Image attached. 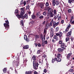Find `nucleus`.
Instances as JSON below:
<instances>
[{
	"label": "nucleus",
	"instance_id": "nucleus-13",
	"mask_svg": "<svg viewBox=\"0 0 74 74\" xmlns=\"http://www.w3.org/2000/svg\"><path fill=\"white\" fill-rule=\"evenodd\" d=\"M50 15V18H52L53 17V9L51 10V12L50 13H49Z\"/></svg>",
	"mask_w": 74,
	"mask_h": 74
},
{
	"label": "nucleus",
	"instance_id": "nucleus-58",
	"mask_svg": "<svg viewBox=\"0 0 74 74\" xmlns=\"http://www.w3.org/2000/svg\"><path fill=\"white\" fill-rule=\"evenodd\" d=\"M69 39V38H66V41H67Z\"/></svg>",
	"mask_w": 74,
	"mask_h": 74
},
{
	"label": "nucleus",
	"instance_id": "nucleus-20",
	"mask_svg": "<svg viewBox=\"0 0 74 74\" xmlns=\"http://www.w3.org/2000/svg\"><path fill=\"white\" fill-rule=\"evenodd\" d=\"M29 46L28 45H26L24 46L23 47V49H27L29 48Z\"/></svg>",
	"mask_w": 74,
	"mask_h": 74
},
{
	"label": "nucleus",
	"instance_id": "nucleus-62",
	"mask_svg": "<svg viewBox=\"0 0 74 74\" xmlns=\"http://www.w3.org/2000/svg\"><path fill=\"white\" fill-rule=\"evenodd\" d=\"M49 39V36H48V35L47 36V37H46V40H48V39Z\"/></svg>",
	"mask_w": 74,
	"mask_h": 74
},
{
	"label": "nucleus",
	"instance_id": "nucleus-6",
	"mask_svg": "<svg viewBox=\"0 0 74 74\" xmlns=\"http://www.w3.org/2000/svg\"><path fill=\"white\" fill-rule=\"evenodd\" d=\"M58 50L59 52H63V51H66V49L61 47L60 48H58Z\"/></svg>",
	"mask_w": 74,
	"mask_h": 74
},
{
	"label": "nucleus",
	"instance_id": "nucleus-46",
	"mask_svg": "<svg viewBox=\"0 0 74 74\" xmlns=\"http://www.w3.org/2000/svg\"><path fill=\"white\" fill-rule=\"evenodd\" d=\"M51 10H52V8H49V9L48 10V11H49L50 13L51 12H51Z\"/></svg>",
	"mask_w": 74,
	"mask_h": 74
},
{
	"label": "nucleus",
	"instance_id": "nucleus-16",
	"mask_svg": "<svg viewBox=\"0 0 74 74\" xmlns=\"http://www.w3.org/2000/svg\"><path fill=\"white\" fill-rule=\"evenodd\" d=\"M56 0H53L52 4L53 5V6H55V5L56 4Z\"/></svg>",
	"mask_w": 74,
	"mask_h": 74
},
{
	"label": "nucleus",
	"instance_id": "nucleus-63",
	"mask_svg": "<svg viewBox=\"0 0 74 74\" xmlns=\"http://www.w3.org/2000/svg\"><path fill=\"white\" fill-rule=\"evenodd\" d=\"M43 37H44V40H45V35H43Z\"/></svg>",
	"mask_w": 74,
	"mask_h": 74
},
{
	"label": "nucleus",
	"instance_id": "nucleus-38",
	"mask_svg": "<svg viewBox=\"0 0 74 74\" xmlns=\"http://www.w3.org/2000/svg\"><path fill=\"white\" fill-rule=\"evenodd\" d=\"M19 10H15V12H14L15 14H18Z\"/></svg>",
	"mask_w": 74,
	"mask_h": 74
},
{
	"label": "nucleus",
	"instance_id": "nucleus-36",
	"mask_svg": "<svg viewBox=\"0 0 74 74\" xmlns=\"http://www.w3.org/2000/svg\"><path fill=\"white\" fill-rule=\"evenodd\" d=\"M69 25L68 26L66 27V28L67 29H69L70 28V27H71V25H70V23H69Z\"/></svg>",
	"mask_w": 74,
	"mask_h": 74
},
{
	"label": "nucleus",
	"instance_id": "nucleus-22",
	"mask_svg": "<svg viewBox=\"0 0 74 74\" xmlns=\"http://www.w3.org/2000/svg\"><path fill=\"white\" fill-rule=\"evenodd\" d=\"M36 16H37L38 17L40 16L41 15V14H40V12H38L36 13Z\"/></svg>",
	"mask_w": 74,
	"mask_h": 74
},
{
	"label": "nucleus",
	"instance_id": "nucleus-48",
	"mask_svg": "<svg viewBox=\"0 0 74 74\" xmlns=\"http://www.w3.org/2000/svg\"><path fill=\"white\" fill-rule=\"evenodd\" d=\"M62 17H61V16H59L58 17V21H59V20H60V19H61V18Z\"/></svg>",
	"mask_w": 74,
	"mask_h": 74
},
{
	"label": "nucleus",
	"instance_id": "nucleus-9",
	"mask_svg": "<svg viewBox=\"0 0 74 74\" xmlns=\"http://www.w3.org/2000/svg\"><path fill=\"white\" fill-rule=\"evenodd\" d=\"M60 47L61 48H62L66 49V48L64 47H67V46L65 45V44L64 43H62L60 46Z\"/></svg>",
	"mask_w": 74,
	"mask_h": 74
},
{
	"label": "nucleus",
	"instance_id": "nucleus-7",
	"mask_svg": "<svg viewBox=\"0 0 74 74\" xmlns=\"http://www.w3.org/2000/svg\"><path fill=\"white\" fill-rule=\"evenodd\" d=\"M34 21L33 20H31V22L29 23V25L31 27H33V25H34Z\"/></svg>",
	"mask_w": 74,
	"mask_h": 74
},
{
	"label": "nucleus",
	"instance_id": "nucleus-10",
	"mask_svg": "<svg viewBox=\"0 0 74 74\" xmlns=\"http://www.w3.org/2000/svg\"><path fill=\"white\" fill-rule=\"evenodd\" d=\"M26 4V1H23V0H22L20 2V5H23L24 6H25Z\"/></svg>",
	"mask_w": 74,
	"mask_h": 74
},
{
	"label": "nucleus",
	"instance_id": "nucleus-2",
	"mask_svg": "<svg viewBox=\"0 0 74 74\" xmlns=\"http://www.w3.org/2000/svg\"><path fill=\"white\" fill-rule=\"evenodd\" d=\"M33 65L34 69V70H37L38 66V63H37V61H33Z\"/></svg>",
	"mask_w": 74,
	"mask_h": 74
},
{
	"label": "nucleus",
	"instance_id": "nucleus-45",
	"mask_svg": "<svg viewBox=\"0 0 74 74\" xmlns=\"http://www.w3.org/2000/svg\"><path fill=\"white\" fill-rule=\"evenodd\" d=\"M27 38V35H24V40H26Z\"/></svg>",
	"mask_w": 74,
	"mask_h": 74
},
{
	"label": "nucleus",
	"instance_id": "nucleus-50",
	"mask_svg": "<svg viewBox=\"0 0 74 74\" xmlns=\"http://www.w3.org/2000/svg\"><path fill=\"white\" fill-rule=\"evenodd\" d=\"M38 47H41V44L40 43H38Z\"/></svg>",
	"mask_w": 74,
	"mask_h": 74
},
{
	"label": "nucleus",
	"instance_id": "nucleus-17",
	"mask_svg": "<svg viewBox=\"0 0 74 74\" xmlns=\"http://www.w3.org/2000/svg\"><path fill=\"white\" fill-rule=\"evenodd\" d=\"M57 59L58 58H55L54 59L53 58L52 60V63H54V62H55L56 61H57Z\"/></svg>",
	"mask_w": 74,
	"mask_h": 74
},
{
	"label": "nucleus",
	"instance_id": "nucleus-59",
	"mask_svg": "<svg viewBox=\"0 0 74 74\" xmlns=\"http://www.w3.org/2000/svg\"><path fill=\"white\" fill-rule=\"evenodd\" d=\"M38 72H37V71H35L34 72V74H38Z\"/></svg>",
	"mask_w": 74,
	"mask_h": 74
},
{
	"label": "nucleus",
	"instance_id": "nucleus-57",
	"mask_svg": "<svg viewBox=\"0 0 74 74\" xmlns=\"http://www.w3.org/2000/svg\"><path fill=\"white\" fill-rule=\"evenodd\" d=\"M70 23H71V24L74 25V20L73 21L70 22Z\"/></svg>",
	"mask_w": 74,
	"mask_h": 74
},
{
	"label": "nucleus",
	"instance_id": "nucleus-52",
	"mask_svg": "<svg viewBox=\"0 0 74 74\" xmlns=\"http://www.w3.org/2000/svg\"><path fill=\"white\" fill-rule=\"evenodd\" d=\"M68 3H72V0H69Z\"/></svg>",
	"mask_w": 74,
	"mask_h": 74
},
{
	"label": "nucleus",
	"instance_id": "nucleus-23",
	"mask_svg": "<svg viewBox=\"0 0 74 74\" xmlns=\"http://www.w3.org/2000/svg\"><path fill=\"white\" fill-rule=\"evenodd\" d=\"M47 28H45L44 29V33L45 34H47Z\"/></svg>",
	"mask_w": 74,
	"mask_h": 74
},
{
	"label": "nucleus",
	"instance_id": "nucleus-61",
	"mask_svg": "<svg viewBox=\"0 0 74 74\" xmlns=\"http://www.w3.org/2000/svg\"><path fill=\"white\" fill-rule=\"evenodd\" d=\"M69 30V29L66 28L65 29V31H66V32H68Z\"/></svg>",
	"mask_w": 74,
	"mask_h": 74
},
{
	"label": "nucleus",
	"instance_id": "nucleus-11",
	"mask_svg": "<svg viewBox=\"0 0 74 74\" xmlns=\"http://www.w3.org/2000/svg\"><path fill=\"white\" fill-rule=\"evenodd\" d=\"M32 59L34 60L33 62H37L36 57L35 55L33 56H32Z\"/></svg>",
	"mask_w": 74,
	"mask_h": 74
},
{
	"label": "nucleus",
	"instance_id": "nucleus-31",
	"mask_svg": "<svg viewBox=\"0 0 74 74\" xmlns=\"http://www.w3.org/2000/svg\"><path fill=\"white\" fill-rule=\"evenodd\" d=\"M39 18L40 19H44V16L42 15L40 16L39 17Z\"/></svg>",
	"mask_w": 74,
	"mask_h": 74
},
{
	"label": "nucleus",
	"instance_id": "nucleus-34",
	"mask_svg": "<svg viewBox=\"0 0 74 74\" xmlns=\"http://www.w3.org/2000/svg\"><path fill=\"white\" fill-rule=\"evenodd\" d=\"M50 16L49 15V13H48V14L47 16V19H48L49 18V17Z\"/></svg>",
	"mask_w": 74,
	"mask_h": 74
},
{
	"label": "nucleus",
	"instance_id": "nucleus-39",
	"mask_svg": "<svg viewBox=\"0 0 74 74\" xmlns=\"http://www.w3.org/2000/svg\"><path fill=\"white\" fill-rule=\"evenodd\" d=\"M73 71L74 70L73 69H70L68 71V72H70V73H72V72H73Z\"/></svg>",
	"mask_w": 74,
	"mask_h": 74
},
{
	"label": "nucleus",
	"instance_id": "nucleus-37",
	"mask_svg": "<svg viewBox=\"0 0 74 74\" xmlns=\"http://www.w3.org/2000/svg\"><path fill=\"white\" fill-rule=\"evenodd\" d=\"M45 5L46 7H48L49 6V2H47L46 3Z\"/></svg>",
	"mask_w": 74,
	"mask_h": 74
},
{
	"label": "nucleus",
	"instance_id": "nucleus-35",
	"mask_svg": "<svg viewBox=\"0 0 74 74\" xmlns=\"http://www.w3.org/2000/svg\"><path fill=\"white\" fill-rule=\"evenodd\" d=\"M74 19V16H72V17H71V20H70V22H71L72 21V20L73 19Z\"/></svg>",
	"mask_w": 74,
	"mask_h": 74
},
{
	"label": "nucleus",
	"instance_id": "nucleus-53",
	"mask_svg": "<svg viewBox=\"0 0 74 74\" xmlns=\"http://www.w3.org/2000/svg\"><path fill=\"white\" fill-rule=\"evenodd\" d=\"M47 69H44L43 71V72H44V73H47Z\"/></svg>",
	"mask_w": 74,
	"mask_h": 74
},
{
	"label": "nucleus",
	"instance_id": "nucleus-21",
	"mask_svg": "<svg viewBox=\"0 0 74 74\" xmlns=\"http://www.w3.org/2000/svg\"><path fill=\"white\" fill-rule=\"evenodd\" d=\"M32 73V71H26L25 72V74H31Z\"/></svg>",
	"mask_w": 74,
	"mask_h": 74
},
{
	"label": "nucleus",
	"instance_id": "nucleus-24",
	"mask_svg": "<svg viewBox=\"0 0 74 74\" xmlns=\"http://www.w3.org/2000/svg\"><path fill=\"white\" fill-rule=\"evenodd\" d=\"M43 15H44V16H46L47 15V12L46 11H45L43 12Z\"/></svg>",
	"mask_w": 74,
	"mask_h": 74
},
{
	"label": "nucleus",
	"instance_id": "nucleus-30",
	"mask_svg": "<svg viewBox=\"0 0 74 74\" xmlns=\"http://www.w3.org/2000/svg\"><path fill=\"white\" fill-rule=\"evenodd\" d=\"M24 18H25V19H27L28 17V16H27V14H25L24 16Z\"/></svg>",
	"mask_w": 74,
	"mask_h": 74
},
{
	"label": "nucleus",
	"instance_id": "nucleus-40",
	"mask_svg": "<svg viewBox=\"0 0 74 74\" xmlns=\"http://www.w3.org/2000/svg\"><path fill=\"white\" fill-rule=\"evenodd\" d=\"M35 37L36 39H37L38 38H39L40 37V36L38 35H36V36H35Z\"/></svg>",
	"mask_w": 74,
	"mask_h": 74
},
{
	"label": "nucleus",
	"instance_id": "nucleus-49",
	"mask_svg": "<svg viewBox=\"0 0 74 74\" xmlns=\"http://www.w3.org/2000/svg\"><path fill=\"white\" fill-rule=\"evenodd\" d=\"M40 38H42L43 37V35H42V34H41L40 35Z\"/></svg>",
	"mask_w": 74,
	"mask_h": 74
},
{
	"label": "nucleus",
	"instance_id": "nucleus-27",
	"mask_svg": "<svg viewBox=\"0 0 74 74\" xmlns=\"http://www.w3.org/2000/svg\"><path fill=\"white\" fill-rule=\"evenodd\" d=\"M56 5H58L59 4V2L58 0L56 1Z\"/></svg>",
	"mask_w": 74,
	"mask_h": 74
},
{
	"label": "nucleus",
	"instance_id": "nucleus-41",
	"mask_svg": "<svg viewBox=\"0 0 74 74\" xmlns=\"http://www.w3.org/2000/svg\"><path fill=\"white\" fill-rule=\"evenodd\" d=\"M25 40H26L27 42H29V41H30V40H29V38H27V39H26Z\"/></svg>",
	"mask_w": 74,
	"mask_h": 74
},
{
	"label": "nucleus",
	"instance_id": "nucleus-18",
	"mask_svg": "<svg viewBox=\"0 0 74 74\" xmlns=\"http://www.w3.org/2000/svg\"><path fill=\"white\" fill-rule=\"evenodd\" d=\"M23 15H21H21H19L18 14L16 15V16H17L18 18V19H19V18H21L22 17V16H23Z\"/></svg>",
	"mask_w": 74,
	"mask_h": 74
},
{
	"label": "nucleus",
	"instance_id": "nucleus-12",
	"mask_svg": "<svg viewBox=\"0 0 74 74\" xmlns=\"http://www.w3.org/2000/svg\"><path fill=\"white\" fill-rule=\"evenodd\" d=\"M71 55H72V53H69L66 55V58L68 59V60H70Z\"/></svg>",
	"mask_w": 74,
	"mask_h": 74
},
{
	"label": "nucleus",
	"instance_id": "nucleus-47",
	"mask_svg": "<svg viewBox=\"0 0 74 74\" xmlns=\"http://www.w3.org/2000/svg\"><path fill=\"white\" fill-rule=\"evenodd\" d=\"M21 52H19L17 53V55L18 56V57H19L21 56Z\"/></svg>",
	"mask_w": 74,
	"mask_h": 74
},
{
	"label": "nucleus",
	"instance_id": "nucleus-42",
	"mask_svg": "<svg viewBox=\"0 0 74 74\" xmlns=\"http://www.w3.org/2000/svg\"><path fill=\"white\" fill-rule=\"evenodd\" d=\"M63 43V40H60L59 41V44H62Z\"/></svg>",
	"mask_w": 74,
	"mask_h": 74
},
{
	"label": "nucleus",
	"instance_id": "nucleus-33",
	"mask_svg": "<svg viewBox=\"0 0 74 74\" xmlns=\"http://www.w3.org/2000/svg\"><path fill=\"white\" fill-rule=\"evenodd\" d=\"M62 60L60 58H58L57 59V62H60Z\"/></svg>",
	"mask_w": 74,
	"mask_h": 74
},
{
	"label": "nucleus",
	"instance_id": "nucleus-5",
	"mask_svg": "<svg viewBox=\"0 0 74 74\" xmlns=\"http://www.w3.org/2000/svg\"><path fill=\"white\" fill-rule=\"evenodd\" d=\"M50 37H52L53 36V28H50Z\"/></svg>",
	"mask_w": 74,
	"mask_h": 74
},
{
	"label": "nucleus",
	"instance_id": "nucleus-4",
	"mask_svg": "<svg viewBox=\"0 0 74 74\" xmlns=\"http://www.w3.org/2000/svg\"><path fill=\"white\" fill-rule=\"evenodd\" d=\"M59 24V22H58L56 23V22L55 21H53V27L55 28V27H56Z\"/></svg>",
	"mask_w": 74,
	"mask_h": 74
},
{
	"label": "nucleus",
	"instance_id": "nucleus-3",
	"mask_svg": "<svg viewBox=\"0 0 74 74\" xmlns=\"http://www.w3.org/2000/svg\"><path fill=\"white\" fill-rule=\"evenodd\" d=\"M45 3H44L43 2H39L38 3V5L39 7L41 9H42V8H44V4H45Z\"/></svg>",
	"mask_w": 74,
	"mask_h": 74
},
{
	"label": "nucleus",
	"instance_id": "nucleus-28",
	"mask_svg": "<svg viewBox=\"0 0 74 74\" xmlns=\"http://www.w3.org/2000/svg\"><path fill=\"white\" fill-rule=\"evenodd\" d=\"M20 25L21 26H23V20L21 21Z\"/></svg>",
	"mask_w": 74,
	"mask_h": 74
},
{
	"label": "nucleus",
	"instance_id": "nucleus-14",
	"mask_svg": "<svg viewBox=\"0 0 74 74\" xmlns=\"http://www.w3.org/2000/svg\"><path fill=\"white\" fill-rule=\"evenodd\" d=\"M53 38L56 40V41H58L59 40V38L56 35H54L53 37Z\"/></svg>",
	"mask_w": 74,
	"mask_h": 74
},
{
	"label": "nucleus",
	"instance_id": "nucleus-1",
	"mask_svg": "<svg viewBox=\"0 0 74 74\" xmlns=\"http://www.w3.org/2000/svg\"><path fill=\"white\" fill-rule=\"evenodd\" d=\"M5 22H6V23H4L3 25L5 27V29L6 30H8V29H9L10 27V26L9 25V24H9L8 20H7V21H5Z\"/></svg>",
	"mask_w": 74,
	"mask_h": 74
},
{
	"label": "nucleus",
	"instance_id": "nucleus-44",
	"mask_svg": "<svg viewBox=\"0 0 74 74\" xmlns=\"http://www.w3.org/2000/svg\"><path fill=\"white\" fill-rule=\"evenodd\" d=\"M68 13H71V9H68Z\"/></svg>",
	"mask_w": 74,
	"mask_h": 74
},
{
	"label": "nucleus",
	"instance_id": "nucleus-19",
	"mask_svg": "<svg viewBox=\"0 0 74 74\" xmlns=\"http://www.w3.org/2000/svg\"><path fill=\"white\" fill-rule=\"evenodd\" d=\"M53 22V19H52L51 21L50 22V25H49V27H51L52 26V23Z\"/></svg>",
	"mask_w": 74,
	"mask_h": 74
},
{
	"label": "nucleus",
	"instance_id": "nucleus-15",
	"mask_svg": "<svg viewBox=\"0 0 74 74\" xmlns=\"http://www.w3.org/2000/svg\"><path fill=\"white\" fill-rule=\"evenodd\" d=\"M71 32H72V29H71L70 32H69L67 34V36L68 37L71 36Z\"/></svg>",
	"mask_w": 74,
	"mask_h": 74
},
{
	"label": "nucleus",
	"instance_id": "nucleus-60",
	"mask_svg": "<svg viewBox=\"0 0 74 74\" xmlns=\"http://www.w3.org/2000/svg\"><path fill=\"white\" fill-rule=\"evenodd\" d=\"M17 61H19V57H18L17 58Z\"/></svg>",
	"mask_w": 74,
	"mask_h": 74
},
{
	"label": "nucleus",
	"instance_id": "nucleus-8",
	"mask_svg": "<svg viewBox=\"0 0 74 74\" xmlns=\"http://www.w3.org/2000/svg\"><path fill=\"white\" fill-rule=\"evenodd\" d=\"M21 11L20 13L21 14V15H23L24 14H25V8H22L21 9Z\"/></svg>",
	"mask_w": 74,
	"mask_h": 74
},
{
	"label": "nucleus",
	"instance_id": "nucleus-26",
	"mask_svg": "<svg viewBox=\"0 0 74 74\" xmlns=\"http://www.w3.org/2000/svg\"><path fill=\"white\" fill-rule=\"evenodd\" d=\"M3 73H6L7 72V68H5L3 70Z\"/></svg>",
	"mask_w": 74,
	"mask_h": 74
},
{
	"label": "nucleus",
	"instance_id": "nucleus-51",
	"mask_svg": "<svg viewBox=\"0 0 74 74\" xmlns=\"http://www.w3.org/2000/svg\"><path fill=\"white\" fill-rule=\"evenodd\" d=\"M53 13L56 14V10H53Z\"/></svg>",
	"mask_w": 74,
	"mask_h": 74
},
{
	"label": "nucleus",
	"instance_id": "nucleus-29",
	"mask_svg": "<svg viewBox=\"0 0 74 74\" xmlns=\"http://www.w3.org/2000/svg\"><path fill=\"white\" fill-rule=\"evenodd\" d=\"M43 62V60H39V64L40 65H41L42 64V62Z\"/></svg>",
	"mask_w": 74,
	"mask_h": 74
},
{
	"label": "nucleus",
	"instance_id": "nucleus-64",
	"mask_svg": "<svg viewBox=\"0 0 74 74\" xmlns=\"http://www.w3.org/2000/svg\"><path fill=\"white\" fill-rule=\"evenodd\" d=\"M61 23L62 24H63V23H64V20H62L61 21Z\"/></svg>",
	"mask_w": 74,
	"mask_h": 74
},
{
	"label": "nucleus",
	"instance_id": "nucleus-25",
	"mask_svg": "<svg viewBox=\"0 0 74 74\" xmlns=\"http://www.w3.org/2000/svg\"><path fill=\"white\" fill-rule=\"evenodd\" d=\"M32 18L33 19H36V16L35 15L33 14L32 15Z\"/></svg>",
	"mask_w": 74,
	"mask_h": 74
},
{
	"label": "nucleus",
	"instance_id": "nucleus-32",
	"mask_svg": "<svg viewBox=\"0 0 74 74\" xmlns=\"http://www.w3.org/2000/svg\"><path fill=\"white\" fill-rule=\"evenodd\" d=\"M29 8H30V5H28L27 6H26V10H30V9H29Z\"/></svg>",
	"mask_w": 74,
	"mask_h": 74
},
{
	"label": "nucleus",
	"instance_id": "nucleus-43",
	"mask_svg": "<svg viewBox=\"0 0 74 74\" xmlns=\"http://www.w3.org/2000/svg\"><path fill=\"white\" fill-rule=\"evenodd\" d=\"M60 56H61V54H58L57 56L58 58H59Z\"/></svg>",
	"mask_w": 74,
	"mask_h": 74
},
{
	"label": "nucleus",
	"instance_id": "nucleus-54",
	"mask_svg": "<svg viewBox=\"0 0 74 74\" xmlns=\"http://www.w3.org/2000/svg\"><path fill=\"white\" fill-rule=\"evenodd\" d=\"M56 32H58V31L59 30V27H56Z\"/></svg>",
	"mask_w": 74,
	"mask_h": 74
},
{
	"label": "nucleus",
	"instance_id": "nucleus-56",
	"mask_svg": "<svg viewBox=\"0 0 74 74\" xmlns=\"http://www.w3.org/2000/svg\"><path fill=\"white\" fill-rule=\"evenodd\" d=\"M40 53V50H38L37 51V54H39V53Z\"/></svg>",
	"mask_w": 74,
	"mask_h": 74
},
{
	"label": "nucleus",
	"instance_id": "nucleus-55",
	"mask_svg": "<svg viewBox=\"0 0 74 74\" xmlns=\"http://www.w3.org/2000/svg\"><path fill=\"white\" fill-rule=\"evenodd\" d=\"M44 43L45 44H48V42H47V40H46V41H45Z\"/></svg>",
	"mask_w": 74,
	"mask_h": 74
}]
</instances>
